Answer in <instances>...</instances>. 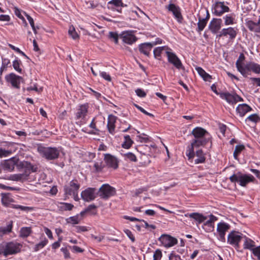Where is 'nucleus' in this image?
Masks as SVG:
<instances>
[{
    "label": "nucleus",
    "instance_id": "25",
    "mask_svg": "<svg viewBox=\"0 0 260 260\" xmlns=\"http://www.w3.org/2000/svg\"><path fill=\"white\" fill-rule=\"evenodd\" d=\"M29 174V171H25L23 173L12 175L11 176V179L14 181H21L23 182L28 179Z\"/></svg>",
    "mask_w": 260,
    "mask_h": 260
},
{
    "label": "nucleus",
    "instance_id": "31",
    "mask_svg": "<svg viewBox=\"0 0 260 260\" xmlns=\"http://www.w3.org/2000/svg\"><path fill=\"white\" fill-rule=\"evenodd\" d=\"M196 70L205 81H209L212 79L211 76L207 73L202 68L197 67Z\"/></svg>",
    "mask_w": 260,
    "mask_h": 260
},
{
    "label": "nucleus",
    "instance_id": "27",
    "mask_svg": "<svg viewBox=\"0 0 260 260\" xmlns=\"http://www.w3.org/2000/svg\"><path fill=\"white\" fill-rule=\"evenodd\" d=\"M251 108L246 104H240L238 105L236 109L237 112L241 117L244 116L246 113L251 111Z\"/></svg>",
    "mask_w": 260,
    "mask_h": 260
},
{
    "label": "nucleus",
    "instance_id": "7",
    "mask_svg": "<svg viewBox=\"0 0 260 260\" xmlns=\"http://www.w3.org/2000/svg\"><path fill=\"white\" fill-rule=\"evenodd\" d=\"M21 245L18 243L9 242L5 244V256L12 255L19 252Z\"/></svg>",
    "mask_w": 260,
    "mask_h": 260
},
{
    "label": "nucleus",
    "instance_id": "18",
    "mask_svg": "<svg viewBox=\"0 0 260 260\" xmlns=\"http://www.w3.org/2000/svg\"><path fill=\"white\" fill-rule=\"evenodd\" d=\"M167 8L169 11L173 13L178 22H181L183 20V17L181 14L180 9L179 7L176 6L175 4H170L167 7Z\"/></svg>",
    "mask_w": 260,
    "mask_h": 260
},
{
    "label": "nucleus",
    "instance_id": "26",
    "mask_svg": "<svg viewBox=\"0 0 260 260\" xmlns=\"http://www.w3.org/2000/svg\"><path fill=\"white\" fill-rule=\"evenodd\" d=\"M117 117L112 114H110L108 116L107 127L110 133L113 134L115 129V123L116 122Z\"/></svg>",
    "mask_w": 260,
    "mask_h": 260
},
{
    "label": "nucleus",
    "instance_id": "17",
    "mask_svg": "<svg viewBox=\"0 0 260 260\" xmlns=\"http://www.w3.org/2000/svg\"><path fill=\"white\" fill-rule=\"evenodd\" d=\"M104 160L106 165L109 168L116 169L118 167V161L117 158L110 154H106L105 155Z\"/></svg>",
    "mask_w": 260,
    "mask_h": 260
},
{
    "label": "nucleus",
    "instance_id": "8",
    "mask_svg": "<svg viewBox=\"0 0 260 260\" xmlns=\"http://www.w3.org/2000/svg\"><path fill=\"white\" fill-rule=\"evenodd\" d=\"M80 186L77 180L71 181L70 182V186H65L64 187L65 193L69 195H73L75 197H77L78 191Z\"/></svg>",
    "mask_w": 260,
    "mask_h": 260
},
{
    "label": "nucleus",
    "instance_id": "53",
    "mask_svg": "<svg viewBox=\"0 0 260 260\" xmlns=\"http://www.w3.org/2000/svg\"><path fill=\"white\" fill-rule=\"evenodd\" d=\"M252 250L254 255L257 257L258 259H260V246L252 248Z\"/></svg>",
    "mask_w": 260,
    "mask_h": 260
},
{
    "label": "nucleus",
    "instance_id": "58",
    "mask_svg": "<svg viewBox=\"0 0 260 260\" xmlns=\"http://www.w3.org/2000/svg\"><path fill=\"white\" fill-rule=\"evenodd\" d=\"M75 229L77 233L84 232L88 230V228L85 226H75Z\"/></svg>",
    "mask_w": 260,
    "mask_h": 260
},
{
    "label": "nucleus",
    "instance_id": "47",
    "mask_svg": "<svg viewBox=\"0 0 260 260\" xmlns=\"http://www.w3.org/2000/svg\"><path fill=\"white\" fill-rule=\"evenodd\" d=\"M12 201V199L7 196H3L2 199V204L6 206H8Z\"/></svg>",
    "mask_w": 260,
    "mask_h": 260
},
{
    "label": "nucleus",
    "instance_id": "28",
    "mask_svg": "<svg viewBox=\"0 0 260 260\" xmlns=\"http://www.w3.org/2000/svg\"><path fill=\"white\" fill-rule=\"evenodd\" d=\"M87 113V106L85 105H83L80 106L78 111L76 113V118L79 119L80 118H83L86 115Z\"/></svg>",
    "mask_w": 260,
    "mask_h": 260
},
{
    "label": "nucleus",
    "instance_id": "42",
    "mask_svg": "<svg viewBox=\"0 0 260 260\" xmlns=\"http://www.w3.org/2000/svg\"><path fill=\"white\" fill-rule=\"evenodd\" d=\"M254 247V242L247 238H245V241L244 244V248L245 249H251Z\"/></svg>",
    "mask_w": 260,
    "mask_h": 260
},
{
    "label": "nucleus",
    "instance_id": "30",
    "mask_svg": "<svg viewBox=\"0 0 260 260\" xmlns=\"http://www.w3.org/2000/svg\"><path fill=\"white\" fill-rule=\"evenodd\" d=\"M223 32L224 36L229 35L231 39L235 38L237 35L236 30L233 27H229L227 28H223Z\"/></svg>",
    "mask_w": 260,
    "mask_h": 260
},
{
    "label": "nucleus",
    "instance_id": "62",
    "mask_svg": "<svg viewBox=\"0 0 260 260\" xmlns=\"http://www.w3.org/2000/svg\"><path fill=\"white\" fill-rule=\"evenodd\" d=\"M11 153V151L9 150H6L0 148V157L7 156L9 154Z\"/></svg>",
    "mask_w": 260,
    "mask_h": 260
},
{
    "label": "nucleus",
    "instance_id": "12",
    "mask_svg": "<svg viewBox=\"0 0 260 260\" xmlns=\"http://www.w3.org/2000/svg\"><path fill=\"white\" fill-rule=\"evenodd\" d=\"M122 41L126 44L132 45L137 40V38L133 34V31H123L120 35Z\"/></svg>",
    "mask_w": 260,
    "mask_h": 260
},
{
    "label": "nucleus",
    "instance_id": "15",
    "mask_svg": "<svg viewBox=\"0 0 260 260\" xmlns=\"http://www.w3.org/2000/svg\"><path fill=\"white\" fill-rule=\"evenodd\" d=\"M19 164V159L16 157H12L9 159L5 160L3 163V167L4 170L9 171H13L15 166L18 167Z\"/></svg>",
    "mask_w": 260,
    "mask_h": 260
},
{
    "label": "nucleus",
    "instance_id": "41",
    "mask_svg": "<svg viewBox=\"0 0 260 260\" xmlns=\"http://www.w3.org/2000/svg\"><path fill=\"white\" fill-rule=\"evenodd\" d=\"M69 34L74 40H76L79 38V35L75 30L73 26H71L68 31Z\"/></svg>",
    "mask_w": 260,
    "mask_h": 260
},
{
    "label": "nucleus",
    "instance_id": "43",
    "mask_svg": "<svg viewBox=\"0 0 260 260\" xmlns=\"http://www.w3.org/2000/svg\"><path fill=\"white\" fill-rule=\"evenodd\" d=\"M209 217V219L206 221L205 223H204V225L211 226H212V224L214 222V221L217 220V218L212 214H210Z\"/></svg>",
    "mask_w": 260,
    "mask_h": 260
},
{
    "label": "nucleus",
    "instance_id": "61",
    "mask_svg": "<svg viewBox=\"0 0 260 260\" xmlns=\"http://www.w3.org/2000/svg\"><path fill=\"white\" fill-rule=\"evenodd\" d=\"M60 250L64 254V257L65 258H69L70 257V253L67 247H62L61 248Z\"/></svg>",
    "mask_w": 260,
    "mask_h": 260
},
{
    "label": "nucleus",
    "instance_id": "22",
    "mask_svg": "<svg viewBox=\"0 0 260 260\" xmlns=\"http://www.w3.org/2000/svg\"><path fill=\"white\" fill-rule=\"evenodd\" d=\"M185 216L189 217L191 218L194 219L198 222L199 224L203 222L207 219V217L204 216L203 214L197 212L192 213H187L185 214Z\"/></svg>",
    "mask_w": 260,
    "mask_h": 260
},
{
    "label": "nucleus",
    "instance_id": "64",
    "mask_svg": "<svg viewBox=\"0 0 260 260\" xmlns=\"http://www.w3.org/2000/svg\"><path fill=\"white\" fill-rule=\"evenodd\" d=\"M170 260H180V257L178 255H176L173 253H171L169 256Z\"/></svg>",
    "mask_w": 260,
    "mask_h": 260
},
{
    "label": "nucleus",
    "instance_id": "50",
    "mask_svg": "<svg viewBox=\"0 0 260 260\" xmlns=\"http://www.w3.org/2000/svg\"><path fill=\"white\" fill-rule=\"evenodd\" d=\"M98 72H99L100 74V75L101 77H102L104 79L108 81H111V78L109 74H107L105 72H101L100 70H97Z\"/></svg>",
    "mask_w": 260,
    "mask_h": 260
},
{
    "label": "nucleus",
    "instance_id": "54",
    "mask_svg": "<svg viewBox=\"0 0 260 260\" xmlns=\"http://www.w3.org/2000/svg\"><path fill=\"white\" fill-rule=\"evenodd\" d=\"M124 232L133 242L135 241V238L130 230L126 229L124 231Z\"/></svg>",
    "mask_w": 260,
    "mask_h": 260
},
{
    "label": "nucleus",
    "instance_id": "38",
    "mask_svg": "<svg viewBox=\"0 0 260 260\" xmlns=\"http://www.w3.org/2000/svg\"><path fill=\"white\" fill-rule=\"evenodd\" d=\"M81 219L79 218L78 215L70 217L66 219L67 222L76 224L79 223Z\"/></svg>",
    "mask_w": 260,
    "mask_h": 260
},
{
    "label": "nucleus",
    "instance_id": "48",
    "mask_svg": "<svg viewBox=\"0 0 260 260\" xmlns=\"http://www.w3.org/2000/svg\"><path fill=\"white\" fill-rule=\"evenodd\" d=\"M224 19L225 20L224 24L226 25L233 24L234 23V19L231 15H226L225 17H224Z\"/></svg>",
    "mask_w": 260,
    "mask_h": 260
},
{
    "label": "nucleus",
    "instance_id": "39",
    "mask_svg": "<svg viewBox=\"0 0 260 260\" xmlns=\"http://www.w3.org/2000/svg\"><path fill=\"white\" fill-rule=\"evenodd\" d=\"M123 156H124L125 159H126L127 160H130L132 161H134V162H136L137 161V159L136 155L132 152H128L126 153H124L123 154Z\"/></svg>",
    "mask_w": 260,
    "mask_h": 260
},
{
    "label": "nucleus",
    "instance_id": "20",
    "mask_svg": "<svg viewBox=\"0 0 260 260\" xmlns=\"http://www.w3.org/2000/svg\"><path fill=\"white\" fill-rule=\"evenodd\" d=\"M156 45V43H145L141 44L139 46V51L145 54V55L148 56L150 54V51L151 50L152 48L154 45Z\"/></svg>",
    "mask_w": 260,
    "mask_h": 260
},
{
    "label": "nucleus",
    "instance_id": "51",
    "mask_svg": "<svg viewBox=\"0 0 260 260\" xmlns=\"http://www.w3.org/2000/svg\"><path fill=\"white\" fill-rule=\"evenodd\" d=\"M96 207L93 205L91 204L89 205L87 208L86 209V211L88 212H91V214L95 215L96 214V212L95 211V209H96Z\"/></svg>",
    "mask_w": 260,
    "mask_h": 260
},
{
    "label": "nucleus",
    "instance_id": "11",
    "mask_svg": "<svg viewBox=\"0 0 260 260\" xmlns=\"http://www.w3.org/2000/svg\"><path fill=\"white\" fill-rule=\"evenodd\" d=\"M5 79L7 82L10 83L13 87L20 88V81L22 79L21 77L12 73L6 75Z\"/></svg>",
    "mask_w": 260,
    "mask_h": 260
},
{
    "label": "nucleus",
    "instance_id": "21",
    "mask_svg": "<svg viewBox=\"0 0 260 260\" xmlns=\"http://www.w3.org/2000/svg\"><path fill=\"white\" fill-rule=\"evenodd\" d=\"M18 167L24 169L25 171H31L32 172H36L38 171V167L37 166L32 165L30 162L28 161H20Z\"/></svg>",
    "mask_w": 260,
    "mask_h": 260
},
{
    "label": "nucleus",
    "instance_id": "37",
    "mask_svg": "<svg viewBox=\"0 0 260 260\" xmlns=\"http://www.w3.org/2000/svg\"><path fill=\"white\" fill-rule=\"evenodd\" d=\"M165 48V47H157L154 49L153 54H154V56L155 58L159 59V60L160 59V58H159V57H160L161 53L162 50H164Z\"/></svg>",
    "mask_w": 260,
    "mask_h": 260
},
{
    "label": "nucleus",
    "instance_id": "19",
    "mask_svg": "<svg viewBox=\"0 0 260 260\" xmlns=\"http://www.w3.org/2000/svg\"><path fill=\"white\" fill-rule=\"evenodd\" d=\"M221 19L213 18L209 25V29L213 34L217 33L221 28Z\"/></svg>",
    "mask_w": 260,
    "mask_h": 260
},
{
    "label": "nucleus",
    "instance_id": "32",
    "mask_svg": "<svg viewBox=\"0 0 260 260\" xmlns=\"http://www.w3.org/2000/svg\"><path fill=\"white\" fill-rule=\"evenodd\" d=\"M124 141L122 144V147L125 149H128L131 147L134 142L129 135L124 136Z\"/></svg>",
    "mask_w": 260,
    "mask_h": 260
},
{
    "label": "nucleus",
    "instance_id": "14",
    "mask_svg": "<svg viewBox=\"0 0 260 260\" xmlns=\"http://www.w3.org/2000/svg\"><path fill=\"white\" fill-rule=\"evenodd\" d=\"M95 188H88L81 192V196L82 199L86 202L91 201L95 198Z\"/></svg>",
    "mask_w": 260,
    "mask_h": 260
},
{
    "label": "nucleus",
    "instance_id": "2",
    "mask_svg": "<svg viewBox=\"0 0 260 260\" xmlns=\"http://www.w3.org/2000/svg\"><path fill=\"white\" fill-rule=\"evenodd\" d=\"M236 65L238 71L245 77L250 75L251 71L256 74L260 73V65L253 62H250L243 65L240 63L239 60H237Z\"/></svg>",
    "mask_w": 260,
    "mask_h": 260
},
{
    "label": "nucleus",
    "instance_id": "55",
    "mask_svg": "<svg viewBox=\"0 0 260 260\" xmlns=\"http://www.w3.org/2000/svg\"><path fill=\"white\" fill-rule=\"evenodd\" d=\"M109 4H112L116 7L123 6V4L121 0H111L109 2Z\"/></svg>",
    "mask_w": 260,
    "mask_h": 260
},
{
    "label": "nucleus",
    "instance_id": "4",
    "mask_svg": "<svg viewBox=\"0 0 260 260\" xmlns=\"http://www.w3.org/2000/svg\"><path fill=\"white\" fill-rule=\"evenodd\" d=\"M39 151L48 160L57 158L59 154L58 150L56 148L42 147L39 148Z\"/></svg>",
    "mask_w": 260,
    "mask_h": 260
},
{
    "label": "nucleus",
    "instance_id": "49",
    "mask_svg": "<svg viewBox=\"0 0 260 260\" xmlns=\"http://www.w3.org/2000/svg\"><path fill=\"white\" fill-rule=\"evenodd\" d=\"M109 37L110 39H113L115 43L117 44L118 42V35L115 32L110 31L109 32Z\"/></svg>",
    "mask_w": 260,
    "mask_h": 260
},
{
    "label": "nucleus",
    "instance_id": "34",
    "mask_svg": "<svg viewBox=\"0 0 260 260\" xmlns=\"http://www.w3.org/2000/svg\"><path fill=\"white\" fill-rule=\"evenodd\" d=\"M12 229V221H11L10 223L7 226L0 228V236H3V235L11 232Z\"/></svg>",
    "mask_w": 260,
    "mask_h": 260
},
{
    "label": "nucleus",
    "instance_id": "10",
    "mask_svg": "<svg viewBox=\"0 0 260 260\" xmlns=\"http://www.w3.org/2000/svg\"><path fill=\"white\" fill-rule=\"evenodd\" d=\"M213 13L216 16H221L225 12L230 11V8L224 5V2H217L212 9Z\"/></svg>",
    "mask_w": 260,
    "mask_h": 260
},
{
    "label": "nucleus",
    "instance_id": "5",
    "mask_svg": "<svg viewBox=\"0 0 260 260\" xmlns=\"http://www.w3.org/2000/svg\"><path fill=\"white\" fill-rule=\"evenodd\" d=\"M116 193L115 189L108 184H103L99 190V196L101 198L107 200Z\"/></svg>",
    "mask_w": 260,
    "mask_h": 260
},
{
    "label": "nucleus",
    "instance_id": "45",
    "mask_svg": "<svg viewBox=\"0 0 260 260\" xmlns=\"http://www.w3.org/2000/svg\"><path fill=\"white\" fill-rule=\"evenodd\" d=\"M247 120L256 123L258 121H260V117L258 116L257 114H254L249 116L247 118Z\"/></svg>",
    "mask_w": 260,
    "mask_h": 260
},
{
    "label": "nucleus",
    "instance_id": "23",
    "mask_svg": "<svg viewBox=\"0 0 260 260\" xmlns=\"http://www.w3.org/2000/svg\"><path fill=\"white\" fill-rule=\"evenodd\" d=\"M246 26L251 30L256 32H260V16L257 22L248 20L246 22Z\"/></svg>",
    "mask_w": 260,
    "mask_h": 260
},
{
    "label": "nucleus",
    "instance_id": "3",
    "mask_svg": "<svg viewBox=\"0 0 260 260\" xmlns=\"http://www.w3.org/2000/svg\"><path fill=\"white\" fill-rule=\"evenodd\" d=\"M254 179V178L252 175H243L240 172L234 174L230 177V180L232 182H239L242 186H245L249 182H252Z\"/></svg>",
    "mask_w": 260,
    "mask_h": 260
},
{
    "label": "nucleus",
    "instance_id": "56",
    "mask_svg": "<svg viewBox=\"0 0 260 260\" xmlns=\"http://www.w3.org/2000/svg\"><path fill=\"white\" fill-rule=\"evenodd\" d=\"M162 256V253L160 250L157 249L154 254H153V259L155 260H160Z\"/></svg>",
    "mask_w": 260,
    "mask_h": 260
},
{
    "label": "nucleus",
    "instance_id": "35",
    "mask_svg": "<svg viewBox=\"0 0 260 260\" xmlns=\"http://www.w3.org/2000/svg\"><path fill=\"white\" fill-rule=\"evenodd\" d=\"M207 23V19L201 18L200 17L198 23L197 31L198 32H201V31H202L206 26Z\"/></svg>",
    "mask_w": 260,
    "mask_h": 260
},
{
    "label": "nucleus",
    "instance_id": "13",
    "mask_svg": "<svg viewBox=\"0 0 260 260\" xmlns=\"http://www.w3.org/2000/svg\"><path fill=\"white\" fill-rule=\"evenodd\" d=\"M166 54L170 63L173 64L178 69L183 68L180 60L175 53L166 51Z\"/></svg>",
    "mask_w": 260,
    "mask_h": 260
},
{
    "label": "nucleus",
    "instance_id": "63",
    "mask_svg": "<svg viewBox=\"0 0 260 260\" xmlns=\"http://www.w3.org/2000/svg\"><path fill=\"white\" fill-rule=\"evenodd\" d=\"M244 148L245 146L243 145H238L235 147V151L239 154Z\"/></svg>",
    "mask_w": 260,
    "mask_h": 260
},
{
    "label": "nucleus",
    "instance_id": "1",
    "mask_svg": "<svg viewBox=\"0 0 260 260\" xmlns=\"http://www.w3.org/2000/svg\"><path fill=\"white\" fill-rule=\"evenodd\" d=\"M191 134L194 136V139L192 140L190 145L188 146L187 150L186 155L188 159L194 157V147L204 146L210 141V137H206L207 135L208 134V132L202 127H197L194 128L192 131Z\"/></svg>",
    "mask_w": 260,
    "mask_h": 260
},
{
    "label": "nucleus",
    "instance_id": "9",
    "mask_svg": "<svg viewBox=\"0 0 260 260\" xmlns=\"http://www.w3.org/2000/svg\"><path fill=\"white\" fill-rule=\"evenodd\" d=\"M161 244L166 247L173 246L177 243V240L170 235L164 234L158 239Z\"/></svg>",
    "mask_w": 260,
    "mask_h": 260
},
{
    "label": "nucleus",
    "instance_id": "44",
    "mask_svg": "<svg viewBox=\"0 0 260 260\" xmlns=\"http://www.w3.org/2000/svg\"><path fill=\"white\" fill-rule=\"evenodd\" d=\"M21 63V61L17 59L15 60L13 62V67L15 70L17 71L18 72L21 73L22 72V69L20 68V64Z\"/></svg>",
    "mask_w": 260,
    "mask_h": 260
},
{
    "label": "nucleus",
    "instance_id": "6",
    "mask_svg": "<svg viewBox=\"0 0 260 260\" xmlns=\"http://www.w3.org/2000/svg\"><path fill=\"white\" fill-rule=\"evenodd\" d=\"M242 234L235 231H232L228 236V243L236 248L239 247V242L242 239Z\"/></svg>",
    "mask_w": 260,
    "mask_h": 260
},
{
    "label": "nucleus",
    "instance_id": "33",
    "mask_svg": "<svg viewBox=\"0 0 260 260\" xmlns=\"http://www.w3.org/2000/svg\"><path fill=\"white\" fill-rule=\"evenodd\" d=\"M32 230L30 227H23L20 231V235L21 237L26 238L31 233Z\"/></svg>",
    "mask_w": 260,
    "mask_h": 260
},
{
    "label": "nucleus",
    "instance_id": "16",
    "mask_svg": "<svg viewBox=\"0 0 260 260\" xmlns=\"http://www.w3.org/2000/svg\"><path fill=\"white\" fill-rule=\"evenodd\" d=\"M230 228V225L225 222H221L218 223L217 231L221 240H225V232Z\"/></svg>",
    "mask_w": 260,
    "mask_h": 260
},
{
    "label": "nucleus",
    "instance_id": "60",
    "mask_svg": "<svg viewBox=\"0 0 260 260\" xmlns=\"http://www.w3.org/2000/svg\"><path fill=\"white\" fill-rule=\"evenodd\" d=\"M86 5L85 7L87 8H95L96 7V5L94 4L93 1H89L85 2Z\"/></svg>",
    "mask_w": 260,
    "mask_h": 260
},
{
    "label": "nucleus",
    "instance_id": "57",
    "mask_svg": "<svg viewBox=\"0 0 260 260\" xmlns=\"http://www.w3.org/2000/svg\"><path fill=\"white\" fill-rule=\"evenodd\" d=\"M94 167L96 172H100L102 170L104 166L102 165V162H96L94 164Z\"/></svg>",
    "mask_w": 260,
    "mask_h": 260
},
{
    "label": "nucleus",
    "instance_id": "24",
    "mask_svg": "<svg viewBox=\"0 0 260 260\" xmlns=\"http://www.w3.org/2000/svg\"><path fill=\"white\" fill-rule=\"evenodd\" d=\"M236 94L235 93L231 94L229 92H221L219 95L220 98L225 100L229 104L234 105L235 104V101L236 100Z\"/></svg>",
    "mask_w": 260,
    "mask_h": 260
},
{
    "label": "nucleus",
    "instance_id": "59",
    "mask_svg": "<svg viewBox=\"0 0 260 260\" xmlns=\"http://www.w3.org/2000/svg\"><path fill=\"white\" fill-rule=\"evenodd\" d=\"M137 95L141 98H144L146 96V94L145 92L140 88H138L135 91Z\"/></svg>",
    "mask_w": 260,
    "mask_h": 260
},
{
    "label": "nucleus",
    "instance_id": "52",
    "mask_svg": "<svg viewBox=\"0 0 260 260\" xmlns=\"http://www.w3.org/2000/svg\"><path fill=\"white\" fill-rule=\"evenodd\" d=\"M9 46L12 49H13V50H14V51H16L17 52L21 54V55H22L23 56H24L26 58H28V57L27 56V55L23 52L21 51L18 48H17V47H15L14 46L12 45V44H9Z\"/></svg>",
    "mask_w": 260,
    "mask_h": 260
},
{
    "label": "nucleus",
    "instance_id": "29",
    "mask_svg": "<svg viewBox=\"0 0 260 260\" xmlns=\"http://www.w3.org/2000/svg\"><path fill=\"white\" fill-rule=\"evenodd\" d=\"M195 155L198 157V158L194 160L195 164L204 163L205 161L206 157L202 150L199 149L197 150L196 153H194V156Z\"/></svg>",
    "mask_w": 260,
    "mask_h": 260
},
{
    "label": "nucleus",
    "instance_id": "40",
    "mask_svg": "<svg viewBox=\"0 0 260 260\" xmlns=\"http://www.w3.org/2000/svg\"><path fill=\"white\" fill-rule=\"evenodd\" d=\"M61 206H60V208L63 210H72L74 207V205L70 203H60Z\"/></svg>",
    "mask_w": 260,
    "mask_h": 260
},
{
    "label": "nucleus",
    "instance_id": "36",
    "mask_svg": "<svg viewBox=\"0 0 260 260\" xmlns=\"http://www.w3.org/2000/svg\"><path fill=\"white\" fill-rule=\"evenodd\" d=\"M48 242V240L45 237H44L42 241L35 245L34 248V251L36 252L43 248L45 246L47 245Z\"/></svg>",
    "mask_w": 260,
    "mask_h": 260
},
{
    "label": "nucleus",
    "instance_id": "46",
    "mask_svg": "<svg viewBox=\"0 0 260 260\" xmlns=\"http://www.w3.org/2000/svg\"><path fill=\"white\" fill-rule=\"evenodd\" d=\"M12 207L13 208L19 209L22 211H30L33 209V208L30 207L23 206H21V205H13Z\"/></svg>",
    "mask_w": 260,
    "mask_h": 260
}]
</instances>
